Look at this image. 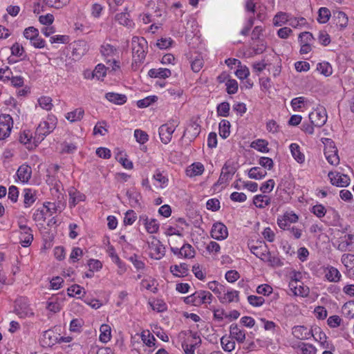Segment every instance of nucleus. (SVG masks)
<instances>
[{
  "mask_svg": "<svg viewBox=\"0 0 354 354\" xmlns=\"http://www.w3.org/2000/svg\"><path fill=\"white\" fill-rule=\"evenodd\" d=\"M15 313L20 318L32 317L34 313L29 305L25 301H17L15 307Z\"/></svg>",
  "mask_w": 354,
  "mask_h": 354,
  "instance_id": "13",
  "label": "nucleus"
},
{
  "mask_svg": "<svg viewBox=\"0 0 354 354\" xmlns=\"http://www.w3.org/2000/svg\"><path fill=\"white\" fill-rule=\"evenodd\" d=\"M221 302H232L239 301V291L232 290L227 291V293L224 294L223 297H220Z\"/></svg>",
  "mask_w": 354,
  "mask_h": 354,
  "instance_id": "37",
  "label": "nucleus"
},
{
  "mask_svg": "<svg viewBox=\"0 0 354 354\" xmlns=\"http://www.w3.org/2000/svg\"><path fill=\"white\" fill-rule=\"evenodd\" d=\"M288 15L286 12H278L273 19V24L276 26H281L288 21Z\"/></svg>",
  "mask_w": 354,
  "mask_h": 354,
  "instance_id": "42",
  "label": "nucleus"
},
{
  "mask_svg": "<svg viewBox=\"0 0 354 354\" xmlns=\"http://www.w3.org/2000/svg\"><path fill=\"white\" fill-rule=\"evenodd\" d=\"M157 100L158 97L156 95H150L144 99L138 100L137 102V106L139 108H145L150 106Z\"/></svg>",
  "mask_w": 354,
  "mask_h": 354,
  "instance_id": "43",
  "label": "nucleus"
},
{
  "mask_svg": "<svg viewBox=\"0 0 354 354\" xmlns=\"http://www.w3.org/2000/svg\"><path fill=\"white\" fill-rule=\"evenodd\" d=\"M268 142L265 140L258 139L257 140L253 141L250 147L253 149L258 150L259 151L263 153H267L269 151V149L268 147Z\"/></svg>",
  "mask_w": 354,
  "mask_h": 354,
  "instance_id": "35",
  "label": "nucleus"
},
{
  "mask_svg": "<svg viewBox=\"0 0 354 354\" xmlns=\"http://www.w3.org/2000/svg\"><path fill=\"white\" fill-rule=\"evenodd\" d=\"M69 205L71 207L75 206L79 202L83 201L85 199V195L75 189H72L69 192Z\"/></svg>",
  "mask_w": 354,
  "mask_h": 354,
  "instance_id": "28",
  "label": "nucleus"
},
{
  "mask_svg": "<svg viewBox=\"0 0 354 354\" xmlns=\"http://www.w3.org/2000/svg\"><path fill=\"white\" fill-rule=\"evenodd\" d=\"M88 45L84 40H78L73 44L72 55L75 60L80 59L88 50Z\"/></svg>",
  "mask_w": 354,
  "mask_h": 354,
  "instance_id": "11",
  "label": "nucleus"
},
{
  "mask_svg": "<svg viewBox=\"0 0 354 354\" xmlns=\"http://www.w3.org/2000/svg\"><path fill=\"white\" fill-rule=\"evenodd\" d=\"M237 167L236 164L233 162L227 161L226 162L222 167L221 174L223 176H225V178L230 180L232 178L234 174L236 172Z\"/></svg>",
  "mask_w": 354,
  "mask_h": 354,
  "instance_id": "21",
  "label": "nucleus"
},
{
  "mask_svg": "<svg viewBox=\"0 0 354 354\" xmlns=\"http://www.w3.org/2000/svg\"><path fill=\"white\" fill-rule=\"evenodd\" d=\"M59 334L53 330L49 329L43 333L40 344L43 347H51L59 342Z\"/></svg>",
  "mask_w": 354,
  "mask_h": 354,
  "instance_id": "9",
  "label": "nucleus"
},
{
  "mask_svg": "<svg viewBox=\"0 0 354 354\" xmlns=\"http://www.w3.org/2000/svg\"><path fill=\"white\" fill-rule=\"evenodd\" d=\"M330 16L331 13L329 9L322 7L319 10L317 21L321 24H325L329 20Z\"/></svg>",
  "mask_w": 354,
  "mask_h": 354,
  "instance_id": "39",
  "label": "nucleus"
},
{
  "mask_svg": "<svg viewBox=\"0 0 354 354\" xmlns=\"http://www.w3.org/2000/svg\"><path fill=\"white\" fill-rule=\"evenodd\" d=\"M294 337L299 339H308L311 337H314L312 330H308L304 326H295L292 328V331Z\"/></svg>",
  "mask_w": 354,
  "mask_h": 354,
  "instance_id": "16",
  "label": "nucleus"
},
{
  "mask_svg": "<svg viewBox=\"0 0 354 354\" xmlns=\"http://www.w3.org/2000/svg\"><path fill=\"white\" fill-rule=\"evenodd\" d=\"M226 91L228 94H234L238 91V82L236 80L229 79L225 83Z\"/></svg>",
  "mask_w": 354,
  "mask_h": 354,
  "instance_id": "47",
  "label": "nucleus"
},
{
  "mask_svg": "<svg viewBox=\"0 0 354 354\" xmlns=\"http://www.w3.org/2000/svg\"><path fill=\"white\" fill-rule=\"evenodd\" d=\"M180 251H181L180 257H183L185 258L194 257V253H195L194 250L192 248V246L188 243L184 244L180 248Z\"/></svg>",
  "mask_w": 354,
  "mask_h": 354,
  "instance_id": "46",
  "label": "nucleus"
},
{
  "mask_svg": "<svg viewBox=\"0 0 354 354\" xmlns=\"http://www.w3.org/2000/svg\"><path fill=\"white\" fill-rule=\"evenodd\" d=\"M342 277L339 271L334 267H330L328 272L325 274V277L331 282H337L340 280Z\"/></svg>",
  "mask_w": 354,
  "mask_h": 354,
  "instance_id": "31",
  "label": "nucleus"
},
{
  "mask_svg": "<svg viewBox=\"0 0 354 354\" xmlns=\"http://www.w3.org/2000/svg\"><path fill=\"white\" fill-rule=\"evenodd\" d=\"M298 347L303 354H315V348L311 344L300 342Z\"/></svg>",
  "mask_w": 354,
  "mask_h": 354,
  "instance_id": "61",
  "label": "nucleus"
},
{
  "mask_svg": "<svg viewBox=\"0 0 354 354\" xmlns=\"http://www.w3.org/2000/svg\"><path fill=\"white\" fill-rule=\"evenodd\" d=\"M309 288L306 286H304L303 284L299 285L297 286V290L296 291H293L294 295L301 296L302 297H308L309 295Z\"/></svg>",
  "mask_w": 354,
  "mask_h": 354,
  "instance_id": "60",
  "label": "nucleus"
},
{
  "mask_svg": "<svg viewBox=\"0 0 354 354\" xmlns=\"http://www.w3.org/2000/svg\"><path fill=\"white\" fill-rule=\"evenodd\" d=\"M341 261L346 267L354 266V254H344L342 255Z\"/></svg>",
  "mask_w": 354,
  "mask_h": 354,
  "instance_id": "63",
  "label": "nucleus"
},
{
  "mask_svg": "<svg viewBox=\"0 0 354 354\" xmlns=\"http://www.w3.org/2000/svg\"><path fill=\"white\" fill-rule=\"evenodd\" d=\"M148 75L153 78L165 79L171 75V72L168 68H151L149 71Z\"/></svg>",
  "mask_w": 354,
  "mask_h": 354,
  "instance_id": "22",
  "label": "nucleus"
},
{
  "mask_svg": "<svg viewBox=\"0 0 354 354\" xmlns=\"http://www.w3.org/2000/svg\"><path fill=\"white\" fill-rule=\"evenodd\" d=\"M228 236L227 227L221 222H216L213 224L211 230V236L216 240H225Z\"/></svg>",
  "mask_w": 354,
  "mask_h": 354,
  "instance_id": "10",
  "label": "nucleus"
},
{
  "mask_svg": "<svg viewBox=\"0 0 354 354\" xmlns=\"http://www.w3.org/2000/svg\"><path fill=\"white\" fill-rule=\"evenodd\" d=\"M206 207L207 209L216 212L220 209V201L217 198H211L207 201Z\"/></svg>",
  "mask_w": 354,
  "mask_h": 354,
  "instance_id": "62",
  "label": "nucleus"
},
{
  "mask_svg": "<svg viewBox=\"0 0 354 354\" xmlns=\"http://www.w3.org/2000/svg\"><path fill=\"white\" fill-rule=\"evenodd\" d=\"M100 340L102 342L106 343L111 339V328L107 324H102L100 328Z\"/></svg>",
  "mask_w": 354,
  "mask_h": 354,
  "instance_id": "36",
  "label": "nucleus"
},
{
  "mask_svg": "<svg viewBox=\"0 0 354 354\" xmlns=\"http://www.w3.org/2000/svg\"><path fill=\"white\" fill-rule=\"evenodd\" d=\"M328 176L331 184L337 187H347L350 183V178L347 175L342 174L339 172L330 171Z\"/></svg>",
  "mask_w": 354,
  "mask_h": 354,
  "instance_id": "12",
  "label": "nucleus"
},
{
  "mask_svg": "<svg viewBox=\"0 0 354 354\" xmlns=\"http://www.w3.org/2000/svg\"><path fill=\"white\" fill-rule=\"evenodd\" d=\"M254 205L258 208H264L270 203V198L266 195H257L253 199Z\"/></svg>",
  "mask_w": 354,
  "mask_h": 354,
  "instance_id": "30",
  "label": "nucleus"
},
{
  "mask_svg": "<svg viewBox=\"0 0 354 354\" xmlns=\"http://www.w3.org/2000/svg\"><path fill=\"white\" fill-rule=\"evenodd\" d=\"M100 53L105 58L106 64L111 66L113 71H116L120 68L119 63L115 59H109V57H113L118 53L117 47L110 44H103L100 46Z\"/></svg>",
  "mask_w": 354,
  "mask_h": 354,
  "instance_id": "5",
  "label": "nucleus"
},
{
  "mask_svg": "<svg viewBox=\"0 0 354 354\" xmlns=\"http://www.w3.org/2000/svg\"><path fill=\"white\" fill-rule=\"evenodd\" d=\"M248 301L250 305L254 307H259L263 304L265 299L263 297L256 295H250L248 297Z\"/></svg>",
  "mask_w": 354,
  "mask_h": 354,
  "instance_id": "52",
  "label": "nucleus"
},
{
  "mask_svg": "<svg viewBox=\"0 0 354 354\" xmlns=\"http://www.w3.org/2000/svg\"><path fill=\"white\" fill-rule=\"evenodd\" d=\"M204 166L201 162H194L187 167L185 170L186 175L189 177H194L201 175L204 171Z\"/></svg>",
  "mask_w": 354,
  "mask_h": 354,
  "instance_id": "20",
  "label": "nucleus"
},
{
  "mask_svg": "<svg viewBox=\"0 0 354 354\" xmlns=\"http://www.w3.org/2000/svg\"><path fill=\"white\" fill-rule=\"evenodd\" d=\"M333 21L340 30L345 28L348 25V18L342 11H333Z\"/></svg>",
  "mask_w": 354,
  "mask_h": 354,
  "instance_id": "18",
  "label": "nucleus"
},
{
  "mask_svg": "<svg viewBox=\"0 0 354 354\" xmlns=\"http://www.w3.org/2000/svg\"><path fill=\"white\" fill-rule=\"evenodd\" d=\"M207 287L215 294L218 295V297L219 298L221 297L220 295H221L222 291H223L224 289V286L223 285L220 284L218 282L216 281H214L208 283Z\"/></svg>",
  "mask_w": 354,
  "mask_h": 354,
  "instance_id": "49",
  "label": "nucleus"
},
{
  "mask_svg": "<svg viewBox=\"0 0 354 354\" xmlns=\"http://www.w3.org/2000/svg\"><path fill=\"white\" fill-rule=\"evenodd\" d=\"M84 111L82 108H77L74 111L67 113L66 118L72 122L80 121L84 116Z\"/></svg>",
  "mask_w": 354,
  "mask_h": 354,
  "instance_id": "32",
  "label": "nucleus"
},
{
  "mask_svg": "<svg viewBox=\"0 0 354 354\" xmlns=\"http://www.w3.org/2000/svg\"><path fill=\"white\" fill-rule=\"evenodd\" d=\"M140 222H142L147 232L149 234H154L158 231L159 223L156 219H149L146 215H142L140 216Z\"/></svg>",
  "mask_w": 354,
  "mask_h": 354,
  "instance_id": "17",
  "label": "nucleus"
},
{
  "mask_svg": "<svg viewBox=\"0 0 354 354\" xmlns=\"http://www.w3.org/2000/svg\"><path fill=\"white\" fill-rule=\"evenodd\" d=\"M290 150L294 159L299 163H303L305 161V156L300 151V147L297 143H292L290 145Z\"/></svg>",
  "mask_w": 354,
  "mask_h": 354,
  "instance_id": "26",
  "label": "nucleus"
},
{
  "mask_svg": "<svg viewBox=\"0 0 354 354\" xmlns=\"http://www.w3.org/2000/svg\"><path fill=\"white\" fill-rule=\"evenodd\" d=\"M230 123L227 120H222L219 123V135L223 139L227 138L230 133Z\"/></svg>",
  "mask_w": 354,
  "mask_h": 354,
  "instance_id": "34",
  "label": "nucleus"
},
{
  "mask_svg": "<svg viewBox=\"0 0 354 354\" xmlns=\"http://www.w3.org/2000/svg\"><path fill=\"white\" fill-rule=\"evenodd\" d=\"M217 114L221 117H227L230 113V104L227 102L220 103L216 108Z\"/></svg>",
  "mask_w": 354,
  "mask_h": 354,
  "instance_id": "45",
  "label": "nucleus"
},
{
  "mask_svg": "<svg viewBox=\"0 0 354 354\" xmlns=\"http://www.w3.org/2000/svg\"><path fill=\"white\" fill-rule=\"evenodd\" d=\"M263 261L268 263L269 266L273 268H279L283 266V262L277 256H272L268 250V254L263 259Z\"/></svg>",
  "mask_w": 354,
  "mask_h": 354,
  "instance_id": "33",
  "label": "nucleus"
},
{
  "mask_svg": "<svg viewBox=\"0 0 354 354\" xmlns=\"http://www.w3.org/2000/svg\"><path fill=\"white\" fill-rule=\"evenodd\" d=\"M317 70L326 77L330 76L333 73L331 65L328 62H322L317 64Z\"/></svg>",
  "mask_w": 354,
  "mask_h": 354,
  "instance_id": "41",
  "label": "nucleus"
},
{
  "mask_svg": "<svg viewBox=\"0 0 354 354\" xmlns=\"http://www.w3.org/2000/svg\"><path fill=\"white\" fill-rule=\"evenodd\" d=\"M132 46V68L138 69L139 65L142 63L147 55V41L144 37H133L131 40Z\"/></svg>",
  "mask_w": 354,
  "mask_h": 354,
  "instance_id": "1",
  "label": "nucleus"
},
{
  "mask_svg": "<svg viewBox=\"0 0 354 354\" xmlns=\"http://www.w3.org/2000/svg\"><path fill=\"white\" fill-rule=\"evenodd\" d=\"M311 212L316 215L318 218H322L326 213L325 207L321 204H317L312 207Z\"/></svg>",
  "mask_w": 354,
  "mask_h": 354,
  "instance_id": "54",
  "label": "nucleus"
},
{
  "mask_svg": "<svg viewBox=\"0 0 354 354\" xmlns=\"http://www.w3.org/2000/svg\"><path fill=\"white\" fill-rule=\"evenodd\" d=\"M17 176L22 183H27L31 177V167L27 165H21L17 170Z\"/></svg>",
  "mask_w": 354,
  "mask_h": 354,
  "instance_id": "23",
  "label": "nucleus"
},
{
  "mask_svg": "<svg viewBox=\"0 0 354 354\" xmlns=\"http://www.w3.org/2000/svg\"><path fill=\"white\" fill-rule=\"evenodd\" d=\"M324 155L328 163L332 165H337L339 163L338 150L333 141L326 139L325 143Z\"/></svg>",
  "mask_w": 354,
  "mask_h": 354,
  "instance_id": "6",
  "label": "nucleus"
},
{
  "mask_svg": "<svg viewBox=\"0 0 354 354\" xmlns=\"http://www.w3.org/2000/svg\"><path fill=\"white\" fill-rule=\"evenodd\" d=\"M223 349L227 352H231L235 348V342L230 339V337L223 336L221 339Z\"/></svg>",
  "mask_w": 354,
  "mask_h": 354,
  "instance_id": "38",
  "label": "nucleus"
},
{
  "mask_svg": "<svg viewBox=\"0 0 354 354\" xmlns=\"http://www.w3.org/2000/svg\"><path fill=\"white\" fill-rule=\"evenodd\" d=\"M137 216L133 210H128L124 215V223L125 225H132L136 220Z\"/></svg>",
  "mask_w": 354,
  "mask_h": 354,
  "instance_id": "55",
  "label": "nucleus"
},
{
  "mask_svg": "<svg viewBox=\"0 0 354 354\" xmlns=\"http://www.w3.org/2000/svg\"><path fill=\"white\" fill-rule=\"evenodd\" d=\"M198 343L196 342L189 341L187 338L185 341L182 342V348L185 354H194L195 347Z\"/></svg>",
  "mask_w": 354,
  "mask_h": 354,
  "instance_id": "40",
  "label": "nucleus"
},
{
  "mask_svg": "<svg viewBox=\"0 0 354 354\" xmlns=\"http://www.w3.org/2000/svg\"><path fill=\"white\" fill-rule=\"evenodd\" d=\"M141 339L142 342L148 346L151 347L155 346L156 339L149 330L143 331L141 334Z\"/></svg>",
  "mask_w": 354,
  "mask_h": 354,
  "instance_id": "44",
  "label": "nucleus"
},
{
  "mask_svg": "<svg viewBox=\"0 0 354 354\" xmlns=\"http://www.w3.org/2000/svg\"><path fill=\"white\" fill-rule=\"evenodd\" d=\"M134 137L138 142L140 144H145L149 140L148 134L140 129H136L134 131Z\"/></svg>",
  "mask_w": 354,
  "mask_h": 354,
  "instance_id": "48",
  "label": "nucleus"
},
{
  "mask_svg": "<svg viewBox=\"0 0 354 354\" xmlns=\"http://www.w3.org/2000/svg\"><path fill=\"white\" fill-rule=\"evenodd\" d=\"M230 336L236 339L239 343H243L245 339V330L237 324H232L230 328Z\"/></svg>",
  "mask_w": 354,
  "mask_h": 354,
  "instance_id": "19",
  "label": "nucleus"
},
{
  "mask_svg": "<svg viewBox=\"0 0 354 354\" xmlns=\"http://www.w3.org/2000/svg\"><path fill=\"white\" fill-rule=\"evenodd\" d=\"M23 195L25 207H30L37 199L35 191L31 189H24Z\"/></svg>",
  "mask_w": 354,
  "mask_h": 354,
  "instance_id": "25",
  "label": "nucleus"
},
{
  "mask_svg": "<svg viewBox=\"0 0 354 354\" xmlns=\"http://www.w3.org/2000/svg\"><path fill=\"white\" fill-rule=\"evenodd\" d=\"M105 97L109 102L118 105L124 104L127 99V96L124 94H119L113 92L106 93Z\"/></svg>",
  "mask_w": 354,
  "mask_h": 354,
  "instance_id": "24",
  "label": "nucleus"
},
{
  "mask_svg": "<svg viewBox=\"0 0 354 354\" xmlns=\"http://www.w3.org/2000/svg\"><path fill=\"white\" fill-rule=\"evenodd\" d=\"M12 125L13 120L10 115H0V140H3L10 136Z\"/></svg>",
  "mask_w": 354,
  "mask_h": 354,
  "instance_id": "8",
  "label": "nucleus"
},
{
  "mask_svg": "<svg viewBox=\"0 0 354 354\" xmlns=\"http://www.w3.org/2000/svg\"><path fill=\"white\" fill-rule=\"evenodd\" d=\"M310 122L316 127H322L327 121L326 111L324 108H317L309 114Z\"/></svg>",
  "mask_w": 354,
  "mask_h": 354,
  "instance_id": "7",
  "label": "nucleus"
},
{
  "mask_svg": "<svg viewBox=\"0 0 354 354\" xmlns=\"http://www.w3.org/2000/svg\"><path fill=\"white\" fill-rule=\"evenodd\" d=\"M178 123L177 120L171 119L167 123L162 124L159 127V136L162 143L168 144L170 142L172 134L178 127Z\"/></svg>",
  "mask_w": 354,
  "mask_h": 354,
  "instance_id": "4",
  "label": "nucleus"
},
{
  "mask_svg": "<svg viewBox=\"0 0 354 354\" xmlns=\"http://www.w3.org/2000/svg\"><path fill=\"white\" fill-rule=\"evenodd\" d=\"M257 243V245H252L250 247V251L257 257L263 261V259H266V257L268 254V247L264 241H259Z\"/></svg>",
  "mask_w": 354,
  "mask_h": 354,
  "instance_id": "15",
  "label": "nucleus"
},
{
  "mask_svg": "<svg viewBox=\"0 0 354 354\" xmlns=\"http://www.w3.org/2000/svg\"><path fill=\"white\" fill-rule=\"evenodd\" d=\"M39 106L47 111H49L53 107L52 99L50 97L43 96L38 99Z\"/></svg>",
  "mask_w": 354,
  "mask_h": 354,
  "instance_id": "50",
  "label": "nucleus"
},
{
  "mask_svg": "<svg viewBox=\"0 0 354 354\" xmlns=\"http://www.w3.org/2000/svg\"><path fill=\"white\" fill-rule=\"evenodd\" d=\"M107 68H108L102 64H97L94 69L95 77L100 80L101 77H105Z\"/></svg>",
  "mask_w": 354,
  "mask_h": 354,
  "instance_id": "58",
  "label": "nucleus"
},
{
  "mask_svg": "<svg viewBox=\"0 0 354 354\" xmlns=\"http://www.w3.org/2000/svg\"><path fill=\"white\" fill-rule=\"evenodd\" d=\"M213 296L206 290L196 291L191 295L186 297L184 301L187 304H192L195 306H199L202 304H209L212 302Z\"/></svg>",
  "mask_w": 354,
  "mask_h": 354,
  "instance_id": "2",
  "label": "nucleus"
},
{
  "mask_svg": "<svg viewBox=\"0 0 354 354\" xmlns=\"http://www.w3.org/2000/svg\"><path fill=\"white\" fill-rule=\"evenodd\" d=\"M188 266L186 263H180L179 266L174 265L170 267V272L176 277L187 275Z\"/></svg>",
  "mask_w": 354,
  "mask_h": 354,
  "instance_id": "27",
  "label": "nucleus"
},
{
  "mask_svg": "<svg viewBox=\"0 0 354 354\" xmlns=\"http://www.w3.org/2000/svg\"><path fill=\"white\" fill-rule=\"evenodd\" d=\"M115 19L117 21L119 22L120 24L123 25L124 26H128L131 24V21L128 18V15L127 13L120 12L115 15Z\"/></svg>",
  "mask_w": 354,
  "mask_h": 354,
  "instance_id": "56",
  "label": "nucleus"
},
{
  "mask_svg": "<svg viewBox=\"0 0 354 354\" xmlns=\"http://www.w3.org/2000/svg\"><path fill=\"white\" fill-rule=\"evenodd\" d=\"M149 248L152 252V258L159 260L164 257L165 248L159 240L153 239L149 243Z\"/></svg>",
  "mask_w": 354,
  "mask_h": 354,
  "instance_id": "14",
  "label": "nucleus"
},
{
  "mask_svg": "<svg viewBox=\"0 0 354 354\" xmlns=\"http://www.w3.org/2000/svg\"><path fill=\"white\" fill-rule=\"evenodd\" d=\"M24 36L27 39L32 41L37 36H39V30L32 26H30L24 30Z\"/></svg>",
  "mask_w": 354,
  "mask_h": 354,
  "instance_id": "53",
  "label": "nucleus"
},
{
  "mask_svg": "<svg viewBox=\"0 0 354 354\" xmlns=\"http://www.w3.org/2000/svg\"><path fill=\"white\" fill-rule=\"evenodd\" d=\"M266 175L267 171L259 167H254L248 171V177L252 179L261 180Z\"/></svg>",
  "mask_w": 354,
  "mask_h": 354,
  "instance_id": "29",
  "label": "nucleus"
},
{
  "mask_svg": "<svg viewBox=\"0 0 354 354\" xmlns=\"http://www.w3.org/2000/svg\"><path fill=\"white\" fill-rule=\"evenodd\" d=\"M235 73L236 75L240 80L246 79L250 75L249 68L246 66H242L241 64Z\"/></svg>",
  "mask_w": 354,
  "mask_h": 354,
  "instance_id": "57",
  "label": "nucleus"
},
{
  "mask_svg": "<svg viewBox=\"0 0 354 354\" xmlns=\"http://www.w3.org/2000/svg\"><path fill=\"white\" fill-rule=\"evenodd\" d=\"M50 122L43 121L41 122L35 131L34 137V142L35 146L40 143L48 134H50L56 127V122L55 120L50 119Z\"/></svg>",
  "mask_w": 354,
  "mask_h": 354,
  "instance_id": "3",
  "label": "nucleus"
},
{
  "mask_svg": "<svg viewBox=\"0 0 354 354\" xmlns=\"http://www.w3.org/2000/svg\"><path fill=\"white\" fill-rule=\"evenodd\" d=\"M259 164L264 167L265 169H268V170H270L273 168L274 162L273 160L268 157H261L259 160Z\"/></svg>",
  "mask_w": 354,
  "mask_h": 354,
  "instance_id": "64",
  "label": "nucleus"
},
{
  "mask_svg": "<svg viewBox=\"0 0 354 354\" xmlns=\"http://www.w3.org/2000/svg\"><path fill=\"white\" fill-rule=\"evenodd\" d=\"M129 260L133 263L134 267L138 270H142L145 268V263L141 261L138 255L133 254L129 258Z\"/></svg>",
  "mask_w": 354,
  "mask_h": 354,
  "instance_id": "59",
  "label": "nucleus"
},
{
  "mask_svg": "<svg viewBox=\"0 0 354 354\" xmlns=\"http://www.w3.org/2000/svg\"><path fill=\"white\" fill-rule=\"evenodd\" d=\"M44 207L47 209L48 212L53 211V212H61L63 209V204L59 202L57 204L50 202H45L44 203Z\"/></svg>",
  "mask_w": 354,
  "mask_h": 354,
  "instance_id": "51",
  "label": "nucleus"
}]
</instances>
